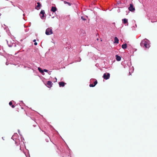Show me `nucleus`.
I'll return each mask as SVG.
<instances>
[{
    "label": "nucleus",
    "mask_w": 157,
    "mask_h": 157,
    "mask_svg": "<svg viewBox=\"0 0 157 157\" xmlns=\"http://www.w3.org/2000/svg\"><path fill=\"white\" fill-rule=\"evenodd\" d=\"M43 71H44L45 72H48V70H47L45 69H44Z\"/></svg>",
    "instance_id": "obj_22"
},
{
    "label": "nucleus",
    "mask_w": 157,
    "mask_h": 157,
    "mask_svg": "<svg viewBox=\"0 0 157 157\" xmlns=\"http://www.w3.org/2000/svg\"><path fill=\"white\" fill-rule=\"evenodd\" d=\"M29 68H30V69H31V67H29Z\"/></svg>",
    "instance_id": "obj_41"
},
{
    "label": "nucleus",
    "mask_w": 157,
    "mask_h": 157,
    "mask_svg": "<svg viewBox=\"0 0 157 157\" xmlns=\"http://www.w3.org/2000/svg\"><path fill=\"white\" fill-rule=\"evenodd\" d=\"M132 28H133V29H134V28H135V26H132Z\"/></svg>",
    "instance_id": "obj_31"
},
{
    "label": "nucleus",
    "mask_w": 157,
    "mask_h": 157,
    "mask_svg": "<svg viewBox=\"0 0 157 157\" xmlns=\"http://www.w3.org/2000/svg\"><path fill=\"white\" fill-rule=\"evenodd\" d=\"M7 43L9 47H11L13 44V43L6 40Z\"/></svg>",
    "instance_id": "obj_11"
},
{
    "label": "nucleus",
    "mask_w": 157,
    "mask_h": 157,
    "mask_svg": "<svg viewBox=\"0 0 157 157\" xmlns=\"http://www.w3.org/2000/svg\"><path fill=\"white\" fill-rule=\"evenodd\" d=\"M14 58V56H9L7 59V61L10 60L11 61H13Z\"/></svg>",
    "instance_id": "obj_13"
},
{
    "label": "nucleus",
    "mask_w": 157,
    "mask_h": 157,
    "mask_svg": "<svg viewBox=\"0 0 157 157\" xmlns=\"http://www.w3.org/2000/svg\"><path fill=\"white\" fill-rule=\"evenodd\" d=\"M81 59H80V58H79V60H78V62H80V61H81Z\"/></svg>",
    "instance_id": "obj_29"
},
{
    "label": "nucleus",
    "mask_w": 157,
    "mask_h": 157,
    "mask_svg": "<svg viewBox=\"0 0 157 157\" xmlns=\"http://www.w3.org/2000/svg\"><path fill=\"white\" fill-rule=\"evenodd\" d=\"M116 57L117 61H120L121 60V58L120 56H118V55H116Z\"/></svg>",
    "instance_id": "obj_15"
},
{
    "label": "nucleus",
    "mask_w": 157,
    "mask_h": 157,
    "mask_svg": "<svg viewBox=\"0 0 157 157\" xmlns=\"http://www.w3.org/2000/svg\"><path fill=\"white\" fill-rule=\"evenodd\" d=\"M52 83L51 81H48L46 85L48 88L51 87L52 86Z\"/></svg>",
    "instance_id": "obj_8"
},
{
    "label": "nucleus",
    "mask_w": 157,
    "mask_h": 157,
    "mask_svg": "<svg viewBox=\"0 0 157 157\" xmlns=\"http://www.w3.org/2000/svg\"><path fill=\"white\" fill-rule=\"evenodd\" d=\"M114 43L115 44H118L119 43V40L118 39V38L117 37H115L114 38Z\"/></svg>",
    "instance_id": "obj_16"
},
{
    "label": "nucleus",
    "mask_w": 157,
    "mask_h": 157,
    "mask_svg": "<svg viewBox=\"0 0 157 157\" xmlns=\"http://www.w3.org/2000/svg\"><path fill=\"white\" fill-rule=\"evenodd\" d=\"M12 4L14 6H15L13 4Z\"/></svg>",
    "instance_id": "obj_35"
},
{
    "label": "nucleus",
    "mask_w": 157,
    "mask_h": 157,
    "mask_svg": "<svg viewBox=\"0 0 157 157\" xmlns=\"http://www.w3.org/2000/svg\"><path fill=\"white\" fill-rule=\"evenodd\" d=\"M110 76V75L109 73H105L104 74L103 77L104 79L107 80L109 78Z\"/></svg>",
    "instance_id": "obj_6"
},
{
    "label": "nucleus",
    "mask_w": 157,
    "mask_h": 157,
    "mask_svg": "<svg viewBox=\"0 0 157 157\" xmlns=\"http://www.w3.org/2000/svg\"><path fill=\"white\" fill-rule=\"evenodd\" d=\"M18 7L19 9H20V7Z\"/></svg>",
    "instance_id": "obj_42"
},
{
    "label": "nucleus",
    "mask_w": 157,
    "mask_h": 157,
    "mask_svg": "<svg viewBox=\"0 0 157 157\" xmlns=\"http://www.w3.org/2000/svg\"><path fill=\"white\" fill-rule=\"evenodd\" d=\"M68 151L69 154H70L71 150L69 148H68Z\"/></svg>",
    "instance_id": "obj_25"
},
{
    "label": "nucleus",
    "mask_w": 157,
    "mask_h": 157,
    "mask_svg": "<svg viewBox=\"0 0 157 157\" xmlns=\"http://www.w3.org/2000/svg\"><path fill=\"white\" fill-rule=\"evenodd\" d=\"M70 157H71V156H70Z\"/></svg>",
    "instance_id": "obj_44"
},
{
    "label": "nucleus",
    "mask_w": 157,
    "mask_h": 157,
    "mask_svg": "<svg viewBox=\"0 0 157 157\" xmlns=\"http://www.w3.org/2000/svg\"><path fill=\"white\" fill-rule=\"evenodd\" d=\"M128 19L126 18H124V19H122V22L124 24H125H125H127V25H128Z\"/></svg>",
    "instance_id": "obj_10"
},
{
    "label": "nucleus",
    "mask_w": 157,
    "mask_h": 157,
    "mask_svg": "<svg viewBox=\"0 0 157 157\" xmlns=\"http://www.w3.org/2000/svg\"><path fill=\"white\" fill-rule=\"evenodd\" d=\"M52 28L50 27L47 28L45 31V34L47 35H50L53 34Z\"/></svg>",
    "instance_id": "obj_4"
},
{
    "label": "nucleus",
    "mask_w": 157,
    "mask_h": 157,
    "mask_svg": "<svg viewBox=\"0 0 157 157\" xmlns=\"http://www.w3.org/2000/svg\"><path fill=\"white\" fill-rule=\"evenodd\" d=\"M10 2L12 3H13V2L12 1H10Z\"/></svg>",
    "instance_id": "obj_39"
},
{
    "label": "nucleus",
    "mask_w": 157,
    "mask_h": 157,
    "mask_svg": "<svg viewBox=\"0 0 157 157\" xmlns=\"http://www.w3.org/2000/svg\"><path fill=\"white\" fill-rule=\"evenodd\" d=\"M51 10L53 12H55L56 10V8L55 7L52 6Z\"/></svg>",
    "instance_id": "obj_17"
},
{
    "label": "nucleus",
    "mask_w": 157,
    "mask_h": 157,
    "mask_svg": "<svg viewBox=\"0 0 157 157\" xmlns=\"http://www.w3.org/2000/svg\"><path fill=\"white\" fill-rule=\"evenodd\" d=\"M113 25H115V23H113Z\"/></svg>",
    "instance_id": "obj_34"
},
{
    "label": "nucleus",
    "mask_w": 157,
    "mask_h": 157,
    "mask_svg": "<svg viewBox=\"0 0 157 157\" xmlns=\"http://www.w3.org/2000/svg\"><path fill=\"white\" fill-rule=\"evenodd\" d=\"M10 64H11V63L10 62Z\"/></svg>",
    "instance_id": "obj_43"
},
{
    "label": "nucleus",
    "mask_w": 157,
    "mask_h": 157,
    "mask_svg": "<svg viewBox=\"0 0 157 157\" xmlns=\"http://www.w3.org/2000/svg\"><path fill=\"white\" fill-rule=\"evenodd\" d=\"M36 40H35H35H33V41L34 42H36Z\"/></svg>",
    "instance_id": "obj_33"
},
{
    "label": "nucleus",
    "mask_w": 157,
    "mask_h": 157,
    "mask_svg": "<svg viewBox=\"0 0 157 157\" xmlns=\"http://www.w3.org/2000/svg\"><path fill=\"white\" fill-rule=\"evenodd\" d=\"M40 13V14H42V16H41L40 15V17L42 19H43V18L44 17V14L45 13L44 11V10H42L41 11Z\"/></svg>",
    "instance_id": "obj_9"
},
{
    "label": "nucleus",
    "mask_w": 157,
    "mask_h": 157,
    "mask_svg": "<svg viewBox=\"0 0 157 157\" xmlns=\"http://www.w3.org/2000/svg\"><path fill=\"white\" fill-rule=\"evenodd\" d=\"M55 81H54V82H56L57 79L56 78H55Z\"/></svg>",
    "instance_id": "obj_32"
},
{
    "label": "nucleus",
    "mask_w": 157,
    "mask_h": 157,
    "mask_svg": "<svg viewBox=\"0 0 157 157\" xmlns=\"http://www.w3.org/2000/svg\"><path fill=\"white\" fill-rule=\"evenodd\" d=\"M37 42H35L34 43V45H37Z\"/></svg>",
    "instance_id": "obj_28"
},
{
    "label": "nucleus",
    "mask_w": 157,
    "mask_h": 157,
    "mask_svg": "<svg viewBox=\"0 0 157 157\" xmlns=\"http://www.w3.org/2000/svg\"><path fill=\"white\" fill-rule=\"evenodd\" d=\"M152 22H154V21H151Z\"/></svg>",
    "instance_id": "obj_40"
},
{
    "label": "nucleus",
    "mask_w": 157,
    "mask_h": 157,
    "mask_svg": "<svg viewBox=\"0 0 157 157\" xmlns=\"http://www.w3.org/2000/svg\"><path fill=\"white\" fill-rule=\"evenodd\" d=\"M25 155L26 157H30V155H27L25 153Z\"/></svg>",
    "instance_id": "obj_23"
},
{
    "label": "nucleus",
    "mask_w": 157,
    "mask_h": 157,
    "mask_svg": "<svg viewBox=\"0 0 157 157\" xmlns=\"http://www.w3.org/2000/svg\"><path fill=\"white\" fill-rule=\"evenodd\" d=\"M64 3L65 4H68L70 6H71V3H69V2H66V1H64Z\"/></svg>",
    "instance_id": "obj_20"
},
{
    "label": "nucleus",
    "mask_w": 157,
    "mask_h": 157,
    "mask_svg": "<svg viewBox=\"0 0 157 157\" xmlns=\"http://www.w3.org/2000/svg\"><path fill=\"white\" fill-rule=\"evenodd\" d=\"M18 136V134L17 133H14V135L12 136L11 139L13 140H15V142L16 144H17L19 142V140L18 139H17V138Z\"/></svg>",
    "instance_id": "obj_5"
},
{
    "label": "nucleus",
    "mask_w": 157,
    "mask_h": 157,
    "mask_svg": "<svg viewBox=\"0 0 157 157\" xmlns=\"http://www.w3.org/2000/svg\"><path fill=\"white\" fill-rule=\"evenodd\" d=\"M20 104H23V105H24V104L23 103L22 101H21V103H20Z\"/></svg>",
    "instance_id": "obj_27"
},
{
    "label": "nucleus",
    "mask_w": 157,
    "mask_h": 157,
    "mask_svg": "<svg viewBox=\"0 0 157 157\" xmlns=\"http://www.w3.org/2000/svg\"><path fill=\"white\" fill-rule=\"evenodd\" d=\"M37 5L36 6L35 8L37 10H39L40 9V7L41 6V5L40 4V2H38L37 3Z\"/></svg>",
    "instance_id": "obj_12"
},
{
    "label": "nucleus",
    "mask_w": 157,
    "mask_h": 157,
    "mask_svg": "<svg viewBox=\"0 0 157 157\" xmlns=\"http://www.w3.org/2000/svg\"><path fill=\"white\" fill-rule=\"evenodd\" d=\"M18 132L19 134L21 136V142L19 141V142L17 144V145H18V144H19H19L20 145V149L21 150V148L22 147H25V142H24L23 141L24 140V139L23 138V137H22V135L20 134V131L19 130H18Z\"/></svg>",
    "instance_id": "obj_2"
},
{
    "label": "nucleus",
    "mask_w": 157,
    "mask_h": 157,
    "mask_svg": "<svg viewBox=\"0 0 157 157\" xmlns=\"http://www.w3.org/2000/svg\"><path fill=\"white\" fill-rule=\"evenodd\" d=\"M122 48L124 49H125L127 47V44H124L122 45L121 46Z\"/></svg>",
    "instance_id": "obj_18"
},
{
    "label": "nucleus",
    "mask_w": 157,
    "mask_h": 157,
    "mask_svg": "<svg viewBox=\"0 0 157 157\" xmlns=\"http://www.w3.org/2000/svg\"><path fill=\"white\" fill-rule=\"evenodd\" d=\"M12 102L11 101H10L9 103V105H12Z\"/></svg>",
    "instance_id": "obj_24"
},
{
    "label": "nucleus",
    "mask_w": 157,
    "mask_h": 157,
    "mask_svg": "<svg viewBox=\"0 0 157 157\" xmlns=\"http://www.w3.org/2000/svg\"><path fill=\"white\" fill-rule=\"evenodd\" d=\"M81 18L83 21H85L86 20V19L84 18L83 16L81 17Z\"/></svg>",
    "instance_id": "obj_21"
},
{
    "label": "nucleus",
    "mask_w": 157,
    "mask_h": 157,
    "mask_svg": "<svg viewBox=\"0 0 157 157\" xmlns=\"http://www.w3.org/2000/svg\"><path fill=\"white\" fill-rule=\"evenodd\" d=\"M135 26H136V27H137V25L136 24L135 25Z\"/></svg>",
    "instance_id": "obj_36"
},
{
    "label": "nucleus",
    "mask_w": 157,
    "mask_h": 157,
    "mask_svg": "<svg viewBox=\"0 0 157 157\" xmlns=\"http://www.w3.org/2000/svg\"><path fill=\"white\" fill-rule=\"evenodd\" d=\"M12 108H14L15 107V106L13 105H12Z\"/></svg>",
    "instance_id": "obj_30"
},
{
    "label": "nucleus",
    "mask_w": 157,
    "mask_h": 157,
    "mask_svg": "<svg viewBox=\"0 0 157 157\" xmlns=\"http://www.w3.org/2000/svg\"><path fill=\"white\" fill-rule=\"evenodd\" d=\"M38 69L39 71H40V72L41 73H43V70H41V68L40 67H38Z\"/></svg>",
    "instance_id": "obj_19"
},
{
    "label": "nucleus",
    "mask_w": 157,
    "mask_h": 157,
    "mask_svg": "<svg viewBox=\"0 0 157 157\" xmlns=\"http://www.w3.org/2000/svg\"><path fill=\"white\" fill-rule=\"evenodd\" d=\"M97 83L98 82L96 79L94 78H91L90 79V84L89 86L90 87H94L96 86Z\"/></svg>",
    "instance_id": "obj_3"
},
{
    "label": "nucleus",
    "mask_w": 157,
    "mask_h": 157,
    "mask_svg": "<svg viewBox=\"0 0 157 157\" xmlns=\"http://www.w3.org/2000/svg\"><path fill=\"white\" fill-rule=\"evenodd\" d=\"M150 41L147 39L143 40L140 43V45L141 47L147 48H150Z\"/></svg>",
    "instance_id": "obj_1"
},
{
    "label": "nucleus",
    "mask_w": 157,
    "mask_h": 157,
    "mask_svg": "<svg viewBox=\"0 0 157 157\" xmlns=\"http://www.w3.org/2000/svg\"><path fill=\"white\" fill-rule=\"evenodd\" d=\"M119 3H120V2L119 1L118 2V3L119 4Z\"/></svg>",
    "instance_id": "obj_38"
},
{
    "label": "nucleus",
    "mask_w": 157,
    "mask_h": 157,
    "mask_svg": "<svg viewBox=\"0 0 157 157\" xmlns=\"http://www.w3.org/2000/svg\"><path fill=\"white\" fill-rule=\"evenodd\" d=\"M8 62H9V61H7L6 63V65H7L9 64V63H8Z\"/></svg>",
    "instance_id": "obj_26"
},
{
    "label": "nucleus",
    "mask_w": 157,
    "mask_h": 157,
    "mask_svg": "<svg viewBox=\"0 0 157 157\" xmlns=\"http://www.w3.org/2000/svg\"><path fill=\"white\" fill-rule=\"evenodd\" d=\"M2 139L3 140H4V138H3V137H2Z\"/></svg>",
    "instance_id": "obj_37"
},
{
    "label": "nucleus",
    "mask_w": 157,
    "mask_h": 157,
    "mask_svg": "<svg viewBox=\"0 0 157 157\" xmlns=\"http://www.w3.org/2000/svg\"><path fill=\"white\" fill-rule=\"evenodd\" d=\"M65 83L63 82H60L59 83V87H63L65 86Z\"/></svg>",
    "instance_id": "obj_14"
},
{
    "label": "nucleus",
    "mask_w": 157,
    "mask_h": 157,
    "mask_svg": "<svg viewBox=\"0 0 157 157\" xmlns=\"http://www.w3.org/2000/svg\"><path fill=\"white\" fill-rule=\"evenodd\" d=\"M128 10L131 11H133L135 10V8L133 7L132 4H130L128 8Z\"/></svg>",
    "instance_id": "obj_7"
}]
</instances>
